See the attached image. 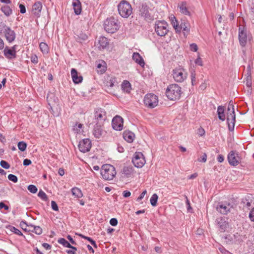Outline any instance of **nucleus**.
I'll list each match as a JSON object with an SVG mask.
<instances>
[{"label": "nucleus", "mask_w": 254, "mask_h": 254, "mask_svg": "<svg viewBox=\"0 0 254 254\" xmlns=\"http://www.w3.org/2000/svg\"><path fill=\"white\" fill-rule=\"evenodd\" d=\"M226 115L229 129L230 130H232L234 129L236 121L234 105L232 100L229 102L226 110Z\"/></svg>", "instance_id": "obj_1"}, {"label": "nucleus", "mask_w": 254, "mask_h": 254, "mask_svg": "<svg viewBox=\"0 0 254 254\" xmlns=\"http://www.w3.org/2000/svg\"><path fill=\"white\" fill-rule=\"evenodd\" d=\"M181 94V87L176 84L170 85L166 91L167 97L171 100H176L180 99Z\"/></svg>", "instance_id": "obj_2"}, {"label": "nucleus", "mask_w": 254, "mask_h": 254, "mask_svg": "<svg viewBox=\"0 0 254 254\" xmlns=\"http://www.w3.org/2000/svg\"><path fill=\"white\" fill-rule=\"evenodd\" d=\"M120 15L123 18H128L132 13L131 4L127 0H122L118 5Z\"/></svg>", "instance_id": "obj_3"}, {"label": "nucleus", "mask_w": 254, "mask_h": 254, "mask_svg": "<svg viewBox=\"0 0 254 254\" xmlns=\"http://www.w3.org/2000/svg\"><path fill=\"white\" fill-rule=\"evenodd\" d=\"M101 175L106 180H112L115 177L117 172L115 168L110 164H104L101 169Z\"/></svg>", "instance_id": "obj_4"}, {"label": "nucleus", "mask_w": 254, "mask_h": 254, "mask_svg": "<svg viewBox=\"0 0 254 254\" xmlns=\"http://www.w3.org/2000/svg\"><path fill=\"white\" fill-rule=\"evenodd\" d=\"M155 31L157 35L165 36L168 32V24L164 20H157L155 23Z\"/></svg>", "instance_id": "obj_5"}, {"label": "nucleus", "mask_w": 254, "mask_h": 254, "mask_svg": "<svg viewBox=\"0 0 254 254\" xmlns=\"http://www.w3.org/2000/svg\"><path fill=\"white\" fill-rule=\"evenodd\" d=\"M119 26L118 24V20L111 17L107 18L104 23V29L109 33H114L119 29Z\"/></svg>", "instance_id": "obj_6"}, {"label": "nucleus", "mask_w": 254, "mask_h": 254, "mask_svg": "<svg viewBox=\"0 0 254 254\" xmlns=\"http://www.w3.org/2000/svg\"><path fill=\"white\" fill-rule=\"evenodd\" d=\"M172 75L175 81L182 82L187 78V72L184 68H176L173 70Z\"/></svg>", "instance_id": "obj_7"}, {"label": "nucleus", "mask_w": 254, "mask_h": 254, "mask_svg": "<svg viewBox=\"0 0 254 254\" xmlns=\"http://www.w3.org/2000/svg\"><path fill=\"white\" fill-rule=\"evenodd\" d=\"M158 97L154 94H147L144 98V103L146 106L150 108L156 107L158 105Z\"/></svg>", "instance_id": "obj_8"}, {"label": "nucleus", "mask_w": 254, "mask_h": 254, "mask_svg": "<svg viewBox=\"0 0 254 254\" xmlns=\"http://www.w3.org/2000/svg\"><path fill=\"white\" fill-rule=\"evenodd\" d=\"M139 15L147 21H152L154 19L153 16L149 12V7L145 4H142L139 8Z\"/></svg>", "instance_id": "obj_9"}, {"label": "nucleus", "mask_w": 254, "mask_h": 254, "mask_svg": "<svg viewBox=\"0 0 254 254\" xmlns=\"http://www.w3.org/2000/svg\"><path fill=\"white\" fill-rule=\"evenodd\" d=\"M132 162L137 168L142 167L145 163V160L143 154L141 152H135L132 159Z\"/></svg>", "instance_id": "obj_10"}, {"label": "nucleus", "mask_w": 254, "mask_h": 254, "mask_svg": "<svg viewBox=\"0 0 254 254\" xmlns=\"http://www.w3.org/2000/svg\"><path fill=\"white\" fill-rule=\"evenodd\" d=\"M78 147L81 152L83 153L87 152L91 149V142L88 138L84 139L79 141Z\"/></svg>", "instance_id": "obj_11"}, {"label": "nucleus", "mask_w": 254, "mask_h": 254, "mask_svg": "<svg viewBox=\"0 0 254 254\" xmlns=\"http://www.w3.org/2000/svg\"><path fill=\"white\" fill-rule=\"evenodd\" d=\"M3 31L6 39L8 42L11 43L15 40V33L14 31L9 27L6 25L4 26Z\"/></svg>", "instance_id": "obj_12"}, {"label": "nucleus", "mask_w": 254, "mask_h": 254, "mask_svg": "<svg viewBox=\"0 0 254 254\" xmlns=\"http://www.w3.org/2000/svg\"><path fill=\"white\" fill-rule=\"evenodd\" d=\"M112 125L113 128L116 130H121L123 127V119L119 116H115L112 120Z\"/></svg>", "instance_id": "obj_13"}, {"label": "nucleus", "mask_w": 254, "mask_h": 254, "mask_svg": "<svg viewBox=\"0 0 254 254\" xmlns=\"http://www.w3.org/2000/svg\"><path fill=\"white\" fill-rule=\"evenodd\" d=\"M247 39L248 35L246 29L240 27L239 29V40L241 46L245 47L246 46Z\"/></svg>", "instance_id": "obj_14"}, {"label": "nucleus", "mask_w": 254, "mask_h": 254, "mask_svg": "<svg viewBox=\"0 0 254 254\" xmlns=\"http://www.w3.org/2000/svg\"><path fill=\"white\" fill-rule=\"evenodd\" d=\"M215 222L219 228V230L221 232H224L227 231L230 226L229 223L222 218L217 219Z\"/></svg>", "instance_id": "obj_15"}, {"label": "nucleus", "mask_w": 254, "mask_h": 254, "mask_svg": "<svg viewBox=\"0 0 254 254\" xmlns=\"http://www.w3.org/2000/svg\"><path fill=\"white\" fill-rule=\"evenodd\" d=\"M228 160L230 165H237L239 163V157L238 154L231 151L228 155Z\"/></svg>", "instance_id": "obj_16"}, {"label": "nucleus", "mask_w": 254, "mask_h": 254, "mask_svg": "<svg viewBox=\"0 0 254 254\" xmlns=\"http://www.w3.org/2000/svg\"><path fill=\"white\" fill-rule=\"evenodd\" d=\"M42 8V4L41 2L39 1L35 2L32 5V14L37 17H40Z\"/></svg>", "instance_id": "obj_17"}, {"label": "nucleus", "mask_w": 254, "mask_h": 254, "mask_svg": "<svg viewBox=\"0 0 254 254\" xmlns=\"http://www.w3.org/2000/svg\"><path fill=\"white\" fill-rule=\"evenodd\" d=\"M94 118L97 120V123L105 120L106 119V112L104 110L101 108L95 110Z\"/></svg>", "instance_id": "obj_18"}, {"label": "nucleus", "mask_w": 254, "mask_h": 254, "mask_svg": "<svg viewBox=\"0 0 254 254\" xmlns=\"http://www.w3.org/2000/svg\"><path fill=\"white\" fill-rule=\"evenodd\" d=\"M232 206L230 204H219L217 206L216 209L222 214H227L230 211Z\"/></svg>", "instance_id": "obj_19"}, {"label": "nucleus", "mask_w": 254, "mask_h": 254, "mask_svg": "<svg viewBox=\"0 0 254 254\" xmlns=\"http://www.w3.org/2000/svg\"><path fill=\"white\" fill-rule=\"evenodd\" d=\"M181 30H183L185 36L188 35L190 30V24L185 20H182L179 25V30L178 31H180Z\"/></svg>", "instance_id": "obj_20"}, {"label": "nucleus", "mask_w": 254, "mask_h": 254, "mask_svg": "<svg viewBox=\"0 0 254 254\" xmlns=\"http://www.w3.org/2000/svg\"><path fill=\"white\" fill-rule=\"evenodd\" d=\"M71 76L74 83L78 84L81 83L82 81V77L81 75L78 76V72L75 68H72L71 70Z\"/></svg>", "instance_id": "obj_21"}, {"label": "nucleus", "mask_w": 254, "mask_h": 254, "mask_svg": "<svg viewBox=\"0 0 254 254\" xmlns=\"http://www.w3.org/2000/svg\"><path fill=\"white\" fill-rule=\"evenodd\" d=\"M132 58L133 60L138 64L141 67H143L145 65V63L142 57L138 53H133Z\"/></svg>", "instance_id": "obj_22"}, {"label": "nucleus", "mask_w": 254, "mask_h": 254, "mask_svg": "<svg viewBox=\"0 0 254 254\" xmlns=\"http://www.w3.org/2000/svg\"><path fill=\"white\" fill-rule=\"evenodd\" d=\"M178 7L180 9V11L182 13L186 15L190 16V13L187 7L186 2L183 1L181 3L178 4Z\"/></svg>", "instance_id": "obj_23"}, {"label": "nucleus", "mask_w": 254, "mask_h": 254, "mask_svg": "<svg viewBox=\"0 0 254 254\" xmlns=\"http://www.w3.org/2000/svg\"><path fill=\"white\" fill-rule=\"evenodd\" d=\"M4 56L9 59H14L16 57V52L13 47V49H9L7 48H5L4 50Z\"/></svg>", "instance_id": "obj_24"}, {"label": "nucleus", "mask_w": 254, "mask_h": 254, "mask_svg": "<svg viewBox=\"0 0 254 254\" xmlns=\"http://www.w3.org/2000/svg\"><path fill=\"white\" fill-rule=\"evenodd\" d=\"M72 4L73 7L74 12L76 14L78 15L81 12V5L79 0H73Z\"/></svg>", "instance_id": "obj_25"}, {"label": "nucleus", "mask_w": 254, "mask_h": 254, "mask_svg": "<svg viewBox=\"0 0 254 254\" xmlns=\"http://www.w3.org/2000/svg\"><path fill=\"white\" fill-rule=\"evenodd\" d=\"M123 136L124 138L129 143L133 142L135 137L134 134L130 131H125L124 132Z\"/></svg>", "instance_id": "obj_26"}, {"label": "nucleus", "mask_w": 254, "mask_h": 254, "mask_svg": "<svg viewBox=\"0 0 254 254\" xmlns=\"http://www.w3.org/2000/svg\"><path fill=\"white\" fill-rule=\"evenodd\" d=\"M98 44L99 45V48L100 50L104 49L109 45V41L105 37H100L98 40Z\"/></svg>", "instance_id": "obj_27"}, {"label": "nucleus", "mask_w": 254, "mask_h": 254, "mask_svg": "<svg viewBox=\"0 0 254 254\" xmlns=\"http://www.w3.org/2000/svg\"><path fill=\"white\" fill-rule=\"evenodd\" d=\"M218 118L222 121H224L226 119L224 107L222 106H219L217 111Z\"/></svg>", "instance_id": "obj_28"}, {"label": "nucleus", "mask_w": 254, "mask_h": 254, "mask_svg": "<svg viewBox=\"0 0 254 254\" xmlns=\"http://www.w3.org/2000/svg\"><path fill=\"white\" fill-rule=\"evenodd\" d=\"M117 83L116 78L112 76H108L106 79V84L109 87H112Z\"/></svg>", "instance_id": "obj_29"}, {"label": "nucleus", "mask_w": 254, "mask_h": 254, "mask_svg": "<svg viewBox=\"0 0 254 254\" xmlns=\"http://www.w3.org/2000/svg\"><path fill=\"white\" fill-rule=\"evenodd\" d=\"M122 89L124 92L129 93L131 90V85L130 83L127 80H124L122 84Z\"/></svg>", "instance_id": "obj_30"}, {"label": "nucleus", "mask_w": 254, "mask_h": 254, "mask_svg": "<svg viewBox=\"0 0 254 254\" xmlns=\"http://www.w3.org/2000/svg\"><path fill=\"white\" fill-rule=\"evenodd\" d=\"M133 173V170L132 167H124L122 170V174L127 177H130Z\"/></svg>", "instance_id": "obj_31"}, {"label": "nucleus", "mask_w": 254, "mask_h": 254, "mask_svg": "<svg viewBox=\"0 0 254 254\" xmlns=\"http://www.w3.org/2000/svg\"><path fill=\"white\" fill-rule=\"evenodd\" d=\"M243 236L240 235L238 233L233 234L231 237L233 242L236 244L240 243L243 240Z\"/></svg>", "instance_id": "obj_32"}, {"label": "nucleus", "mask_w": 254, "mask_h": 254, "mask_svg": "<svg viewBox=\"0 0 254 254\" xmlns=\"http://www.w3.org/2000/svg\"><path fill=\"white\" fill-rule=\"evenodd\" d=\"M72 195L77 198H81L83 196V194L80 189L75 187L71 189Z\"/></svg>", "instance_id": "obj_33"}, {"label": "nucleus", "mask_w": 254, "mask_h": 254, "mask_svg": "<svg viewBox=\"0 0 254 254\" xmlns=\"http://www.w3.org/2000/svg\"><path fill=\"white\" fill-rule=\"evenodd\" d=\"M103 132V130L99 126H96L94 129L93 134L96 138H100V137L102 135Z\"/></svg>", "instance_id": "obj_34"}, {"label": "nucleus", "mask_w": 254, "mask_h": 254, "mask_svg": "<svg viewBox=\"0 0 254 254\" xmlns=\"http://www.w3.org/2000/svg\"><path fill=\"white\" fill-rule=\"evenodd\" d=\"M170 19L171 22V24L173 26V27L176 30V31H178L179 30V25L176 17L173 15H172L170 17Z\"/></svg>", "instance_id": "obj_35"}, {"label": "nucleus", "mask_w": 254, "mask_h": 254, "mask_svg": "<svg viewBox=\"0 0 254 254\" xmlns=\"http://www.w3.org/2000/svg\"><path fill=\"white\" fill-rule=\"evenodd\" d=\"M1 10L4 13V14L7 16H9L12 13V10L8 5H5L2 6L1 7Z\"/></svg>", "instance_id": "obj_36"}, {"label": "nucleus", "mask_w": 254, "mask_h": 254, "mask_svg": "<svg viewBox=\"0 0 254 254\" xmlns=\"http://www.w3.org/2000/svg\"><path fill=\"white\" fill-rule=\"evenodd\" d=\"M83 125L81 124H76L73 127V130L76 133H81L83 132L82 130Z\"/></svg>", "instance_id": "obj_37"}, {"label": "nucleus", "mask_w": 254, "mask_h": 254, "mask_svg": "<svg viewBox=\"0 0 254 254\" xmlns=\"http://www.w3.org/2000/svg\"><path fill=\"white\" fill-rule=\"evenodd\" d=\"M39 48L43 54H47L49 51L48 45L44 42H41L39 45Z\"/></svg>", "instance_id": "obj_38"}, {"label": "nucleus", "mask_w": 254, "mask_h": 254, "mask_svg": "<svg viewBox=\"0 0 254 254\" xmlns=\"http://www.w3.org/2000/svg\"><path fill=\"white\" fill-rule=\"evenodd\" d=\"M105 64V62L102 61L101 63H99L97 66V70L98 73L102 74L105 71V68L103 64Z\"/></svg>", "instance_id": "obj_39"}, {"label": "nucleus", "mask_w": 254, "mask_h": 254, "mask_svg": "<svg viewBox=\"0 0 254 254\" xmlns=\"http://www.w3.org/2000/svg\"><path fill=\"white\" fill-rule=\"evenodd\" d=\"M58 242L59 244L63 245L65 247L69 248V247H71V245L69 243V242L64 238L59 239Z\"/></svg>", "instance_id": "obj_40"}, {"label": "nucleus", "mask_w": 254, "mask_h": 254, "mask_svg": "<svg viewBox=\"0 0 254 254\" xmlns=\"http://www.w3.org/2000/svg\"><path fill=\"white\" fill-rule=\"evenodd\" d=\"M158 198V195L156 193H154L152 195V196L150 198V201L151 204L152 206H155L156 205Z\"/></svg>", "instance_id": "obj_41"}, {"label": "nucleus", "mask_w": 254, "mask_h": 254, "mask_svg": "<svg viewBox=\"0 0 254 254\" xmlns=\"http://www.w3.org/2000/svg\"><path fill=\"white\" fill-rule=\"evenodd\" d=\"M252 202L248 201L246 199H243L242 201V204L243 205V207L244 208H248L250 209V207L251 206Z\"/></svg>", "instance_id": "obj_42"}, {"label": "nucleus", "mask_w": 254, "mask_h": 254, "mask_svg": "<svg viewBox=\"0 0 254 254\" xmlns=\"http://www.w3.org/2000/svg\"><path fill=\"white\" fill-rule=\"evenodd\" d=\"M27 147V144L24 141H20L18 143V148L21 151L25 150Z\"/></svg>", "instance_id": "obj_43"}, {"label": "nucleus", "mask_w": 254, "mask_h": 254, "mask_svg": "<svg viewBox=\"0 0 254 254\" xmlns=\"http://www.w3.org/2000/svg\"><path fill=\"white\" fill-rule=\"evenodd\" d=\"M38 196L41 198L43 200L47 201L48 200V197L47 194L44 192L42 190H40L38 193Z\"/></svg>", "instance_id": "obj_44"}, {"label": "nucleus", "mask_w": 254, "mask_h": 254, "mask_svg": "<svg viewBox=\"0 0 254 254\" xmlns=\"http://www.w3.org/2000/svg\"><path fill=\"white\" fill-rule=\"evenodd\" d=\"M28 190L31 193H35L37 191V188L33 185H29L27 187Z\"/></svg>", "instance_id": "obj_45"}, {"label": "nucleus", "mask_w": 254, "mask_h": 254, "mask_svg": "<svg viewBox=\"0 0 254 254\" xmlns=\"http://www.w3.org/2000/svg\"><path fill=\"white\" fill-rule=\"evenodd\" d=\"M10 230L11 232L14 233L15 234L19 235V236H22V233L18 229L14 227L10 226Z\"/></svg>", "instance_id": "obj_46"}, {"label": "nucleus", "mask_w": 254, "mask_h": 254, "mask_svg": "<svg viewBox=\"0 0 254 254\" xmlns=\"http://www.w3.org/2000/svg\"><path fill=\"white\" fill-rule=\"evenodd\" d=\"M8 179L9 180L13 182V183H17L18 181L17 177L13 174H9L8 176Z\"/></svg>", "instance_id": "obj_47"}, {"label": "nucleus", "mask_w": 254, "mask_h": 254, "mask_svg": "<svg viewBox=\"0 0 254 254\" xmlns=\"http://www.w3.org/2000/svg\"><path fill=\"white\" fill-rule=\"evenodd\" d=\"M0 165L2 168H3L5 169H9L10 167V165H9V164L7 162H6L5 161H4V160H1L0 161Z\"/></svg>", "instance_id": "obj_48"}, {"label": "nucleus", "mask_w": 254, "mask_h": 254, "mask_svg": "<svg viewBox=\"0 0 254 254\" xmlns=\"http://www.w3.org/2000/svg\"><path fill=\"white\" fill-rule=\"evenodd\" d=\"M34 233L37 235H40L42 233V228L38 226H36L34 227Z\"/></svg>", "instance_id": "obj_49"}, {"label": "nucleus", "mask_w": 254, "mask_h": 254, "mask_svg": "<svg viewBox=\"0 0 254 254\" xmlns=\"http://www.w3.org/2000/svg\"><path fill=\"white\" fill-rule=\"evenodd\" d=\"M78 38L79 40L85 41L88 38V36L86 34L84 33H80L79 35H78Z\"/></svg>", "instance_id": "obj_50"}, {"label": "nucleus", "mask_w": 254, "mask_h": 254, "mask_svg": "<svg viewBox=\"0 0 254 254\" xmlns=\"http://www.w3.org/2000/svg\"><path fill=\"white\" fill-rule=\"evenodd\" d=\"M190 49L191 51L196 52L198 50V47L195 43H192L190 45Z\"/></svg>", "instance_id": "obj_51"}, {"label": "nucleus", "mask_w": 254, "mask_h": 254, "mask_svg": "<svg viewBox=\"0 0 254 254\" xmlns=\"http://www.w3.org/2000/svg\"><path fill=\"white\" fill-rule=\"evenodd\" d=\"M51 206L52 209L55 211H58L59 210L58 205L55 201H52Z\"/></svg>", "instance_id": "obj_52"}, {"label": "nucleus", "mask_w": 254, "mask_h": 254, "mask_svg": "<svg viewBox=\"0 0 254 254\" xmlns=\"http://www.w3.org/2000/svg\"><path fill=\"white\" fill-rule=\"evenodd\" d=\"M110 224L113 226H115L118 224V220L116 218H113L110 220Z\"/></svg>", "instance_id": "obj_53"}, {"label": "nucleus", "mask_w": 254, "mask_h": 254, "mask_svg": "<svg viewBox=\"0 0 254 254\" xmlns=\"http://www.w3.org/2000/svg\"><path fill=\"white\" fill-rule=\"evenodd\" d=\"M31 61L34 64H37L38 62V57L36 55H33L31 58Z\"/></svg>", "instance_id": "obj_54"}, {"label": "nucleus", "mask_w": 254, "mask_h": 254, "mask_svg": "<svg viewBox=\"0 0 254 254\" xmlns=\"http://www.w3.org/2000/svg\"><path fill=\"white\" fill-rule=\"evenodd\" d=\"M249 218L252 221L254 222V208L250 211Z\"/></svg>", "instance_id": "obj_55"}, {"label": "nucleus", "mask_w": 254, "mask_h": 254, "mask_svg": "<svg viewBox=\"0 0 254 254\" xmlns=\"http://www.w3.org/2000/svg\"><path fill=\"white\" fill-rule=\"evenodd\" d=\"M20 225L23 230L26 231V227H28L27 225H29V224H27L25 221H22L20 223Z\"/></svg>", "instance_id": "obj_56"}, {"label": "nucleus", "mask_w": 254, "mask_h": 254, "mask_svg": "<svg viewBox=\"0 0 254 254\" xmlns=\"http://www.w3.org/2000/svg\"><path fill=\"white\" fill-rule=\"evenodd\" d=\"M195 64H198L200 66H202L203 65L202 60L200 57H198L197 59H196V60L195 61Z\"/></svg>", "instance_id": "obj_57"}, {"label": "nucleus", "mask_w": 254, "mask_h": 254, "mask_svg": "<svg viewBox=\"0 0 254 254\" xmlns=\"http://www.w3.org/2000/svg\"><path fill=\"white\" fill-rule=\"evenodd\" d=\"M20 11L21 13L26 12V8L25 6L22 4H19Z\"/></svg>", "instance_id": "obj_58"}, {"label": "nucleus", "mask_w": 254, "mask_h": 254, "mask_svg": "<svg viewBox=\"0 0 254 254\" xmlns=\"http://www.w3.org/2000/svg\"><path fill=\"white\" fill-rule=\"evenodd\" d=\"M147 191L146 190H144L140 194V195L138 196V197L137 198V201H139L140 200H141L144 196V195H145V194L146 193Z\"/></svg>", "instance_id": "obj_59"}, {"label": "nucleus", "mask_w": 254, "mask_h": 254, "mask_svg": "<svg viewBox=\"0 0 254 254\" xmlns=\"http://www.w3.org/2000/svg\"><path fill=\"white\" fill-rule=\"evenodd\" d=\"M32 162L30 159H25L23 161V165L24 166H28L31 164Z\"/></svg>", "instance_id": "obj_60"}, {"label": "nucleus", "mask_w": 254, "mask_h": 254, "mask_svg": "<svg viewBox=\"0 0 254 254\" xmlns=\"http://www.w3.org/2000/svg\"><path fill=\"white\" fill-rule=\"evenodd\" d=\"M197 133L200 135V136H202L205 133V130L201 127H200L198 129V130H197Z\"/></svg>", "instance_id": "obj_61"}, {"label": "nucleus", "mask_w": 254, "mask_h": 254, "mask_svg": "<svg viewBox=\"0 0 254 254\" xmlns=\"http://www.w3.org/2000/svg\"><path fill=\"white\" fill-rule=\"evenodd\" d=\"M4 208L5 210H7L9 209V207L5 205L3 202H0V209Z\"/></svg>", "instance_id": "obj_62"}, {"label": "nucleus", "mask_w": 254, "mask_h": 254, "mask_svg": "<svg viewBox=\"0 0 254 254\" xmlns=\"http://www.w3.org/2000/svg\"><path fill=\"white\" fill-rule=\"evenodd\" d=\"M206 159H207V155L206 153H204L201 157V160L198 159V161L200 162H205L206 161Z\"/></svg>", "instance_id": "obj_63"}, {"label": "nucleus", "mask_w": 254, "mask_h": 254, "mask_svg": "<svg viewBox=\"0 0 254 254\" xmlns=\"http://www.w3.org/2000/svg\"><path fill=\"white\" fill-rule=\"evenodd\" d=\"M130 192L127 190H125L123 192V195L125 197H129L130 195Z\"/></svg>", "instance_id": "obj_64"}]
</instances>
